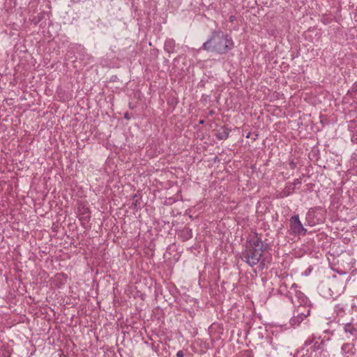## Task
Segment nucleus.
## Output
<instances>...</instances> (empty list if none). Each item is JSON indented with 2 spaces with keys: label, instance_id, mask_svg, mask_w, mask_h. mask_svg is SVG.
Segmentation results:
<instances>
[{
  "label": "nucleus",
  "instance_id": "nucleus-19",
  "mask_svg": "<svg viewBox=\"0 0 357 357\" xmlns=\"http://www.w3.org/2000/svg\"><path fill=\"white\" fill-rule=\"evenodd\" d=\"M226 132H225V136H224V138L225 139L227 137V136L225 135Z\"/></svg>",
  "mask_w": 357,
  "mask_h": 357
},
{
  "label": "nucleus",
  "instance_id": "nucleus-3",
  "mask_svg": "<svg viewBox=\"0 0 357 357\" xmlns=\"http://www.w3.org/2000/svg\"><path fill=\"white\" fill-rule=\"evenodd\" d=\"M289 226L291 234L294 235H305L307 232V229L303 227L298 215L290 218Z\"/></svg>",
  "mask_w": 357,
  "mask_h": 357
},
{
  "label": "nucleus",
  "instance_id": "nucleus-5",
  "mask_svg": "<svg viewBox=\"0 0 357 357\" xmlns=\"http://www.w3.org/2000/svg\"><path fill=\"white\" fill-rule=\"evenodd\" d=\"M343 328L345 333H349L351 334L357 333V322H354L351 321V322L347 323L344 324Z\"/></svg>",
  "mask_w": 357,
  "mask_h": 357
},
{
  "label": "nucleus",
  "instance_id": "nucleus-6",
  "mask_svg": "<svg viewBox=\"0 0 357 357\" xmlns=\"http://www.w3.org/2000/svg\"><path fill=\"white\" fill-rule=\"evenodd\" d=\"M296 312L298 314V317H303V318H306L310 314V307L309 306H298L297 309L296 310Z\"/></svg>",
  "mask_w": 357,
  "mask_h": 357
},
{
  "label": "nucleus",
  "instance_id": "nucleus-4",
  "mask_svg": "<svg viewBox=\"0 0 357 357\" xmlns=\"http://www.w3.org/2000/svg\"><path fill=\"white\" fill-rule=\"evenodd\" d=\"M220 44V37L219 34H213L212 37L203 44V49L206 50L214 51L218 49Z\"/></svg>",
  "mask_w": 357,
  "mask_h": 357
},
{
  "label": "nucleus",
  "instance_id": "nucleus-8",
  "mask_svg": "<svg viewBox=\"0 0 357 357\" xmlns=\"http://www.w3.org/2000/svg\"><path fill=\"white\" fill-rule=\"evenodd\" d=\"M303 321V317H298V314H297V316H294L293 318L291 319L290 324L292 326L298 325Z\"/></svg>",
  "mask_w": 357,
  "mask_h": 357
},
{
  "label": "nucleus",
  "instance_id": "nucleus-1",
  "mask_svg": "<svg viewBox=\"0 0 357 357\" xmlns=\"http://www.w3.org/2000/svg\"><path fill=\"white\" fill-rule=\"evenodd\" d=\"M265 249L266 245L264 242L257 235H254L247 242L245 249L241 254V259L250 266L257 265Z\"/></svg>",
  "mask_w": 357,
  "mask_h": 357
},
{
  "label": "nucleus",
  "instance_id": "nucleus-14",
  "mask_svg": "<svg viewBox=\"0 0 357 357\" xmlns=\"http://www.w3.org/2000/svg\"><path fill=\"white\" fill-rule=\"evenodd\" d=\"M234 20H235V17L234 16L232 15V16L230 17V21L231 22H233Z\"/></svg>",
  "mask_w": 357,
  "mask_h": 357
},
{
  "label": "nucleus",
  "instance_id": "nucleus-10",
  "mask_svg": "<svg viewBox=\"0 0 357 357\" xmlns=\"http://www.w3.org/2000/svg\"><path fill=\"white\" fill-rule=\"evenodd\" d=\"M233 42L227 38V36L225 37V47L231 49L233 47Z\"/></svg>",
  "mask_w": 357,
  "mask_h": 357
},
{
  "label": "nucleus",
  "instance_id": "nucleus-17",
  "mask_svg": "<svg viewBox=\"0 0 357 357\" xmlns=\"http://www.w3.org/2000/svg\"><path fill=\"white\" fill-rule=\"evenodd\" d=\"M214 325H215V324H213V325L211 326V330L213 328Z\"/></svg>",
  "mask_w": 357,
  "mask_h": 357
},
{
  "label": "nucleus",
  "instance_id": "nucleus-13",
  "mask_svg": "<svg viewBox=\"0 0 357 357\" xmlns=\"http://www.w3.org/2000/svg\"><path fill=\"white\" fill-rule=\"evenodd\" d=\"M301 181L299 179L297 178V179L294 180V185H298V184H301Z\"/></svg>",
  "mask_w": 357,
  "mask_h": 357
},
{
  "label": "nucleus",
  "instance_id": "nucleus-9",
  "mask_svg": "<svg viewBox=\"0 0 357 357\" xmlns=\"http://www.w3.org/2000/svg\"><path fill=\"white\" fill-rule=\"evenodd\" d=\"M182 234L185 237V239H188L192 237V231L188 228H185L182 231Z\"/></svg>",
  "mask_w": 357,
  "mask_h": 357
},
{
  "label": "nucleus",
  "instance_id": "nucleus-11",
  "mask_svg": "<svg viewBox=\"0 0 357 357\" xmlns=\"http://www.w3.org/2000/svg\"><path fill=\"white\" fill-rule=\"evenodd\" d=\"M282 332H284V331L282 330V327L280 326V327H275V329L272 331L271 333L273 334L275 333H282Z\"/></svg>",
  "mask_w": 357,
  "mask_h": 357
},
{
  "label": "nucleus",
  "instance_id": "nucleus-15",
  "mask_svg": "<svg viewBox=\"0 0 357 357\" xmlns=\"http://www.w3.org/2000/svg\"><path fill=\"white\" fill-rule=\"evenodd\" d=\"M124 117H125L126 119H128V114H125V116H124Z\"/></svg>",
  "mask_w": 357,
  "mask_h": 357
},
{
  "label": "nucleus",
  "instance_id": "nucleus-12",
  "mask_svg": "<svg viewBox=\"0 0 357 357\" xmlns=\"http://www.w3.org/2000/svg\"><path fill=\"white\" fill-rule=\"evenodd\" d=\"M177 357H183V353L182 351H178L176 354Z\"/></svg>",
  "mask_w": 357,
  "mask_h": 357
},
{
  "label": "nucleus",
  "instance_id": "nucleus-2",
  "mask_svg": "<svg viewBox=\"0 0 357 357\" xmlns=\"http://www.w3.org/2000/svg\"><path fill=\"white\" fill-rule=\"evenodd\" d=\"M296 288L297 284L296 283L292 284L290 288V291H289L287 296L295 306H296L297 304H298V306L300 307L307 305L308 303L307 298L303 292L297 290Z\"/></svg>",
  "mask_w": 357,
  "mask_h": 357
},
{
  "label": "nucleus",
  "instance_id": "nucleus-16",
  "mask_svg": "<svg viewBox=\"0 0 357 357\" xmlns=\"http://www.w3.org/2000/svg\"><path fill=\"white\" fill-rule=\"evenodd\" d=\"M232 312H233V310H231L230 312L228 313V314H231Z\"/></svg>",
  "mask_w": 357,
  "mask_h": 357
},
{
  "label": "nucleus",
  "instance_id": "nucleus-7",
  "mask_svg": "<svg viewBox=\"0 0 357 357\" xmlns=\"http://www.w3.org/2000/svg\"><path fill=\"white\" fill-rule=\"evenodd\" d=\"M175 47V41L172 39H169L165 41V49L168 52H172L174 51V48Z\"/></svg>",
  "mask_w": 357,
  "mask_h": 357
},
{
  "label": "nucleus",
  "instance_id": "nucleus-18",
  "mask_svg": "<svg viewBox=\"0 0 357 357\" xmlns=\"http://www.w3.org/2000/svg\"><path fill=\"white\" fill-rule=\"evenodd\" d=\"M204 123V121L203 120H201L200 121V123Z\"/></svg>",
  "mask_w": 357,
  "mask_h": 357
}]
</instances>
